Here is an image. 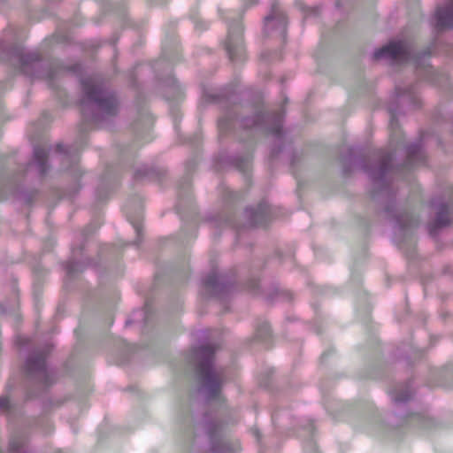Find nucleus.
<instances>
[{"label": "nucleus", "mask_w": 453, "mask_h": 453, "mask_svg": "<svg viewBox=\"0 0 453 453\" xmlns=\"http://www.w3.org/2000/svg\"><path fill=\"white\" fill-rule=\"evenodd\" d=\"M265 28L269 29L272 23H276L282 30H285L287 26V17L279 9L273 7L272 13L265 19Z\"/></svg>", "instance_id": "8"}, {"label": "nucleus", "mask_w": 453, "mask_h": 453, "mask_svg": "<svg viewBox=\"0 0 453 453\" xmlns=\"http://www.w3.org/2000/svg\"><path fill=\"white\" fill-rule=\"evenodd\" d=\"M395 125V116L392 114L391 120H390V126L393 127Z\"/></svg>", "instance_id": "16"}, {"label": "nucleus", "mask_w": 453, "mask_h": 453, "mask_svg": "<svg viewBox=\"0 0 453 453\" xmlns=\"http://www.w3.org/2000/svg\"><path fill=\"white\" fill-rule=\"evenodd\" d=\"M453 221V210L448 205H442L438 213L435 221L429 225V232L434 234L436 228L447 226Z\"/></svg>", "instance_id": "7"}, {"label": "nucleus", "mask_w": 453, "mask_h": 453, "mask_svg": "<svg viewBox=\"0 0 453 453\" xmlns=\"http://www.w3.org/2000/svg\"><path fill=\"white\" fill-rule=\"evenodd\" d=\"M273 133L275 134H280V127H275L273 130Z\"/></svg>", "instance_id": "14"}, {"label": "nucleus", "mask_w": 453, "mask_h": 453, "mask_svg": "<svg viewBox=\"0 0 453 453\" xmlns=\"http://www.w3.org/2000/svg\"><path fill=\"white\" fill-rule=\"evenodd\" d=\"M410 51L408 46L403 42H392L385 45L373 53V58L379 60L381 58H390L392 60L407 61Z\"/></svg>", "instance_id": "4"}, {"label": "nucleus", "mask_w": 453, "mask_h": 453, "mask_svg": "<svg viewBox=\"0 0 453 453\" xmlns=\"http://www.w3.org/2000/svg\"><path fill=\"white\" fill-rule=\"evenodd\" d=\"M405 398H397L396 401H403Z\"/></svg>", "instance_id": "18"}, {"label": "nucleus", "mask_w": 453, "mask_h": 453, "mask_svg": "<svg viewBox=\"0 0 453 453\" xmlns=\"http://www.w3.org/2000/svg\"><path fill=\"white\" fill-rule=\"evenodd\" d=\"M82 89L86 99L81 102L82 107L86 101L96 103L98 107L105 113L115 114L118 107V102L114 95L104 90L101 84L94 78L82 80Z\"/></svg>", "instance_id": "2"}, {"label": "nucleus", "mask_w": 453, "mask_h": 453, "mask_svg": "<svg viewBox=\"0 0 453 453\" xmlns=\"http://www.w3.org/2000/svg\"><path fill=\"white\" fill-rule=\"evenodd\" d=\"M132 224H133V226H134V227L135 231H136V232H139V228H140V225H139V223L132 222Z\"/></svg>", "instance_id": "15"}, {"label": "nucleus", "mask_w": 453, "mask_h": 453, "mask_svg": "<svg viewBox=\"0 0 453 453\" xmlns=\"http://www.w3.org/2000/svg\"><path fill=\"white\" fill-rule=\"evenodd\" d=\"M252 433L254 434V436L257 439V440H260V433L257 429H253L252 430Z\"/></svg>", "instance_id": "13"}, {"label": "nucleus", "mask_w": 453, "mask_h": 453, "mask_svg": "<svg viewBox=\"0 0 453 453\" xmlns=\"http://www.w3.org/2000/svg\"><path fill=\"white\" fill-rule=\"evenodd\" d=\"M243 28L241 21L229 26L225 49L232 61L241 58L244 52L242 41Z\"/></svg>", "instance_id": "3"}, {"label": "nucleus", "mask_w": 453, "mask_h": 453, "mask_svg": "<svg viewBox=\"0 0 453 453\" xmlns=\"http://www.w3.org/2000/svg\"><path fill=\"white\" fill-rule=\"evenodd\" d=\"M259 210H260V211H264V210H265V209H264L263 207H261V206H260V207H259Z\"/></svg>", "instance_id": "19"}, {"label": "nucleus", "mask_w": 453, "mask_h": 453, "mask_svg": "<svg viewBox=\"0 0 453 453\" xmlns=\"http://www.w3.org/2000/svg\"><path fill=\"white\" fill-rule=\"evenodd\" d=\"M436 27L438 28L453 27V0H449L446 7H438L435 12Z\"/></svg>", "instance_id": "6"}, {"label": "nucleus", "mask_w": 453, "mask_h": 453, "mask_svg": "<svg viewBox=\"0 0 453 453\" xmlns=\"http://www.w3.org/2000/svg\"><path fill=\"white\" fill-rule=\"evenodd\" d=\"M57 149H58V151H62V150H63V145L58 144V145L57 146Z\"/></svg>", "instance_id": "17"}, {"label": "nucleus", "mask_w": 453, "mask_h": 453, "mask_svg": "<svg viewBox=\"0 0 453 453\" xmlns=\"http://www.w3.org/2000/svg\"><path fill=\"white\" fill-rule=\"evenodd\" d=\"M10 408V400L7 397L0 398V411H8Z\"/></svg>", "instance_id": "12"}, {"label": "nucleus", "mask_w": 453, "mask_h": 453, "mask_svg": "<svg viewBox=\"0 0 453 453\" xmlns=\"http://www.w3.org/2000/svg\"><path fill=\"white\" fill-rule=\"evenodd\" d=\"M26 370L28 374L37 373L40 380L46 379L48 372L46 370L45 357L42 354L30 357L26 364Z\"/></svg>", "instance_id": "5"}, {"label": "nucleus", "mask_w": 453, "mask_h": 453, "mask_svg": "<svg viewBox=\"0 0 453 453\" xmlns=\"http://www.w3.org/2000/svg\"><path fill=\"white\" fill-rule=\"evenodd\" d=\"M34 157L36 161L39 171L42 174H44L47 171L46 161L48 157L47 151L42 148H35L34 151Z\"/></svg>", "instance_id": "9"}, {"label": "nucleus", "mask_w": 453, "mask_h": 453, "mask_svg": "<svg viewBox=\"0 0 453 453\" xmlns=\"http://www.w3.org/2000/svg\"><path fill=\"white\" fill-rule=\"evenodd\" d=\"M217 280H218L217 275L215 273H211L204 279L203 284L206 288H211L216 285Z\"/></svg>", "instance_id": "11"}, {"label": "nucleus", "mask_w": 453, "mask_h": 453, "mask_svg": "<svg viewBox=\"0 0 453 453\" xmlns=\"http://www.w3.org/2000/svg\"><path fill=\"white\" fill-rule=\"evenodd\" d=\"M399 224L402 229H405L409 226H417L418 220L409 214H403L399 218Z\"/></svg>", "instance_id": "10"}, {"label": "nucleus", "mask_w": 453, "mask_h": 453, "mask_svg": "<svg viewBox=\"0 0 453 453\" xmlns=\"http://www.w3.org/2000/svg\"><path fill=\"white\" fill-rule=\"evenodd\" d=\"M214 352L215 349L210 345L202 346L196 350V355L201 358L197 365V373L212 398L218 396L221 385L220 374L212 369Z\"/></svg>", "instance_id": "1"}]
</instances>
